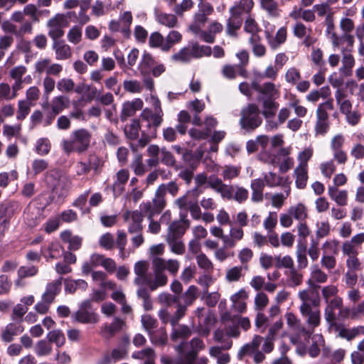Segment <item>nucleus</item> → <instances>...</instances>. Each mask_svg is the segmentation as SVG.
<instances>
[{"instance_id": "f704fd0d", "label": "nucleus", "mask_w": 364, "mask_h": 364, "mask_svg": "<svg viewBox=\"0 0 364 364\" xmlns=\"http://www.w3.org/2000/svg\"><path fill=\"white\" fill-rule=\"evenodd\" d=\"M105 256L102 255L94 253L92 254L89 261L85 262L82 267V272L85 274H88L92 272V269L98 266H102Z\"/></svg>"}, {"instance_id": "09e8293b", "label": "nucleus", "mask_w": 364, "mask_h": 364, "mask_svg": "<svg viewBox=\"0 0 364 364\" xmlns=\"http://www.w3.org/2000/svg\"><path fill=\"white\" fill-rule=\"evenodd\" d=\"M47 259H58L64 253V249L58 242H53L50 245L48 250Z\"/></svg>"}, {"instance_id": "2f4dec72", "label": "nucleus", "mask_w": 364, "mask_h": 364, "mask_svg": "<svg viewBox=\"0 0 364 364\" xmlns=\"http://www.w3.org/2000/svg\"><path fill=\"white\" fill-rule=\"evenodd\" d=\"M293 176L295 178V185L299 189H304L306 187L309 178L308 168L296 167Z\"/></svg>"}, {"instance_id": "8fccbe9b", "label": "nucleus", "mask_w": 364, "mask_h": 364, "mask_svg": "<svg viewBox=\"0 0 364 364\" xmlns=\"http://www.w3.org/2000/svg\"><path fill=\"white\" fill-rule=\"evenodd\" d=\"M34 350L38 356L48 355L52 351V346L49 342L41 340L36 343Z\"/></svg>"}, {"instance_id": "680f3d73", "label": "nucleus", "mask_w": 364, "mask_h": 364, "mask_svg": "<svg viewBox=\"0 0 364 364\" xmlns=\"http://www.w3.org/2000/svg\"><path fill=\"white\" fill-rule=\"evenodd\" d=\"M159 301L161 304L170 306L173 304L179 303V296L172 295L169 293L164 292L159 295Z\"/></svg>"}, {"instance_id": "9b49d317", "label": "nucleus", "mask_w": 364, "mask_h": 364, "mask_svg": "<svg viewBox=\"0 0 364 364\" xmlns=\"http://www.w3.org/2000/svg\"><path fill=\"white\" fill-rule=\"evenodd\" d=\"M166 206L165 196L156 191L152 203L150 201L141 203L139 208L147 218H154V215L161 213Z\"/></svg>"}, {"instance_id": "6e6d98bb", "label": "nucleus", "mask_w": 364, "mask_h": 364, "mask_svg": "<svg viewBox=\"0 0 364 364\" xmlns=\"http://www.w3.org/2000/svg\"><path fill=\"white\" fill-rule=\"evenodd\" d=\"M240 173V168L234 166H225L222 171V176L224 180L230 181L237 178Z\"/></svg>"}, {"instance_id": "603ef678", "label": "nucleus", "mask_w": 364, "mask_h": 364, "mask_svg": "<svg viewBox=\"0 0 364 364\" xmlns=\"http://www.w3.org/2000/svg\"><path fill=\"white\" fill-rule=\"evenodd\" d=\"M75 92L77 94H82L84 92H87L88 94L86 96L87 100L91 101L96 95L97 90L95 87H93L92 85L87 84H80L75 88Z\"/></svg>"}, {"instance_id": "0e129e2a", "label": "nucleus", "mask_w": 364, "mask_h": 364, "mask_svg": "<svg viewBox=\"0 0 364 364\" xmlns=\"http://www.w3.org/2000/svg\"><path fill=\"white\" fill-rule=\"evenodd\" d=\"M50 28L48 35L53 40V46H60L58 40L63 35L64 32L60 26H48Z\"/></svg>"}, {"instance_id": "a878e982", "label": "nucleus", "mask_w": 364, "mask_h": 364, "mask_svg": "<svg viewBox=\"0 0 364 364\" xmlns=\"http://www.w3.org/2000/svg\"><path fill=\"white\" fill-rule=\"evenodd\" d=\"M208 187L213 189L224 198L225 196L227 194L228 190L230 188V185L224 183L220 178L213 174L208 176Z\"/></svg>"}, {"instance_id": "9d476101", "label": "nucleus", "mask_w": 364, "mask_h": 364, "mask_svg": "<svg viewBox=\"0 0 364 364\" xmlns=\"http://www.w3.org/2000/svg\"><path fill=\"white\" fill-rule=\"evenodd\" d=\"M189 344L191 349L186 353L184 358L178 364H208V358L205 357L197 359L198 352L205 348L203 341L199 338H193Z\"/></svg>"}, {"instance_id": "5fc2aeb1", "label": "nucleus", "mask_w": 364, "mask_h": 364, "mask_svg": "<svg viewBox=\"0 0 364 364\" xmlns=\"http://www.w3.org/2000/svg\"><path fill=\"white\" fill-rule=\"evenodd\" d=\"M157 190L159 193H161L164 196L167 193L171 194L172 196H175L178 192V187L177 184L173 181H170L168 183H162L161 184Z\"/></svg>"}, {"instance_id": "a211bd4d", "label": "nucleus", "mask_w": 364, "mask_h": 364, "mask_svg": "<svg viewBox=\"0 0 364 364\" xmlns=\"http://www.w3.org/2000/svg\"><path fill=\"white\" fill-rule=\"evenodd\" d=\"M181 220L173 222L168 227V232L167 235H171L174 237L181 238L186 230L190 226V221L186 218V214L182 215L181 212Z\"/></svg>"}, {"instance_id": "c9c22d12", "label": "nucleus", "mask_w": 364, "mask_h": 364, "mask_svg": "<svg viewBox=\"0 0 364 364\" xmlns=\"http://www.w3.org/2000/svg\"><path fill=\"white\" fill-rule=\"evenodd\" d=\"M274 100L275 99H265L263 100V110L262 114L264 118H272L274 117L279 108V103Z\"/></svg>"}, {"instance_id": "338daca9", "label": "nucleus", "mask_w": 364, "mask_h": 364, "mask_svg": "<svg viewBox=\"0 0 364 364\" xmlns=\"http://www.w3.org/2000/svg\"><path fill=\"white\" fill-rule=\"evenodd\" d=\"M268 302V297L264 293H258L255 298V309L257 311H262L267 306Z\"/></svg>"}, {"instance_id": "39448f33", "label": "nucleus", "mask_w": 364, "mask_h": 364, "mask_svg": "<svg viewBox=\"0 0 364 364\" xmlns=\"http://www.w3.org/2000/svg\"><path fill=\"white\" fill-rule=\"evenodd\" d=\"M300 312L303 317L306 318L308 328L301 327L300 335L305 339H309L314 333V329L321 323V312L318 309H314L311 304H301Z\"/></svg>"}, {"instance_id": "c03bdc74", "label": "nucleus", "mask_w": 364, "mask_h": 364, "mask_svg": "<svg viewBox=\"0 0 364 364\" xmlns=\"http://www.w3.org/2000/svg\"><path fill=\"white\" fill-rule=\"evenodd\" d=\"M264 181L266 186L270 188H274L282 185L283 177L270 171L264 173Z\"/></svg>"}, {"instance_id": "4468645a", "label": "nucleus", "mask_w": 364, "mask_h": 364, "mask_svg": "<svg viewBox=\"0 0 364 364\" xmlns=\"http://www.w3.org/2000/svg\"><path fill=\"white\" fill-rule=\"evenodd\" d=\"M144 215H145L141 210H127L124 212L123 218L127 224L128 232L129 234L142 232Z\"/></svg>"}, {"instance_id": "e433bc0d", "label": "nucleus", "mask_w": 364, "mask_h": 364, "mask_svg": "<svg viewBox=\"0 0 364 364\" xmlns=\"http://www.w3.org/2000/svg\"><path fill=\"white\" fill-rule=\"evenodd\" d=\"M68 103V99L66 97L62 95L55 97L49 104V109L54 114L58 115L67 107Z\"/></svg>"}, {"instance_id": "7ed1b4c3", "label": "nucleus", "mask_w": 364, "mask_h": 364, "mask_svg": "<svg viewBox=\"0 0 364 364\" xmlns=\"http://www.w3.org/2000/svg\"><path fill=\"white\" fill-rule=\"evenodd\" d=\"M240 125L242 129L251 132L262 123L259 107L255 104H249L240 112Z\"/></svg>"}, {"instance_id": "4be33fe9", "label": "nucleus", "mask_w": 364, "mask_h": 364, "mask_svg": "<svg viewBox=\"0 0 364 364\" xmlns=\"http://www.w3.org/2000/svg\"><path fill=\"white\" fill-rule=\"evenodd\" d=\"M129 178V172L127 169H121L116 174V180L112 185V191L114 196H119L124 190V186Z\"/></svg>"}, {"instance_id": "cd10ccee", "label": "nucleus", "mask_w": 364, "mask_h": 364, "mask_svg": "<svg viewBox=\"0 0 364 364\" xmlns=\"http://www.w3.org/2000/svg\"><path fill=\"white\" fill-rule=\"evenodd\" d=\"M300 269L294 267L285 272L287 277V284L290 287H296L301 284L303 282V274Z\"/></svg>"}, {"instance_id": "13d9d810", "label": "nucleus", "mask_w": 364, "mask_h": 364, "mask_svg": "<svg viewBox=\"0 0 364 364\" xmlns=\"http://www.w3.org/2000/svg\"><path fill=\"white\" fill-rule=\"evenodd\" d=\"M51 144L48 139L41 138L36 142V150L40 155H46L49 153Z\"/></svg>"}, {"instance_id": "4d7b16f0", "label": "nucleus", "mask_w": 364, "mask_h": 364, "mask_svg": "<svg viewBox=\"0 0 364 364\" xmlns=\"http://www.w3.org/2000/svg\"><path fill=\"white\" fill-rule=\"evenodd\" d=\"M275 260L277 262V267L279 268H286L290 270L295 267L294 260L289 255L284 257L277 256L275 257Z\"/></svg>"}, {"instance_id": "f8f14e48", "label": "nucleus", "mask_w": 364, "mask_h": 364, "mask_svg": "<svg viewBox=\"0 0 364 364\" xmlns=\"http://www.w3.org/2000/svg\"><path fill=\"white\" fill-rule=\"evenodd\" d=\"M152 263L155 278L153 279L151 275L146 285L151 291H154L159 287L165 286L167 284L168 278L164 273V266L162 258L156 257L153 259Z\"/></svg>"}, {"instance_id": "f03ea898", "label": "nucleus", "mask_w": 364, "mask_h": 364, "mask_svg": "<svg viewBox=\"0 0 364 364\" xmlns=\"http://www.w3.org/2000/svg\"><path fill=\"white\" fill-rule=\"evenodd\" d=\"M211 54L215 58H221L224 55V50L222 47H214L212 51L211 47H183L178 53L174 54L173 60L180 62H187L192 57L200 58L208 56Z\"/></svg>"}, {"instance_id": "1a4fd4ad", "label": "nucleus", "mask_w": 364, "mask_h": 364, "mask_svg": "<svg viewBox=\"0 0 364 364\" xmlns=\"http://www.w3.org/2000/svg\"><path fill=\"white\" fill-rule=\"evenodd\" d=\"M46 182L52 189L53 193L59 198H64L68 194L65 178H61L57 171H50L46 176Z\"/></svg>"}, {"instance_id": "aec40b11", "label": "nucleus", "mask_w": 364, "mask_h": 364, "mask_svg": "<svg viewBox=\"0 0 364 364\" xmlns=\"http://www.w3.org/2000/svg\"><path fill=\"white\" fill-rule=\"evenodd\" d=\"M149 269V264L146 261L137 262L134 265V273L136 277L134 279V284L136 285H144L146 284L147 280L149 279L151 274L147 273Z\"/></svg>"}, {"instance_id": "ea45409f", "label": "nucleus", "mask_w": 364, "mask_h": 364, "mask_svg": "<svg viewBox=\"0 0 364 364\" xmlns=\"http://www.w3.org/2000/svg\"><path fill=\"white\" fill-rule=\"evenodd\" d=\"M247 269V265L235 266L227 270L225 274V279L228 282H238L240 278L244 275L243 270Z\"/></svg>"}, {"instance_id": "20e7f679", "label": "nucleus", "mask_w": 364, "mask_h": 364, "mask_svg": "<svg viewBox=\"0 0 364 364\" xmlns=\"http://www.w3.org/2000/svg\"><path fill=\"white\" fill-rule=\"evenodd\" d=\"M264 338L261 336L256 335L252 340L245 343L239 350L237 358L240 360H242L246 356H251L254 363L256 364L261 363L265 359V352L259 350L261 345H263Z\"/></svg>"}, {"instance_id": "69168bd1", "label": "nucleus", "mask_w": 364, "mask_h": 364, "mask_svg": "<svg viewBox=\"0 0 364 364\" xmlns=\"http://www.w3.org/2000/svg\"><path fill=\"white\" fill-rule=\"evenodd\" d=\"M57 88L60 92H71L75 88V82L72 79L63 78L58 82Z\"/></svg>"}, {"instance_id": "864d4df0", "label": "nucleus", "mask_w": 364, "mask_h": 364, "mask_svg": "<svg viewBox=\"0 0 364 364\" xmlns=\"http://www.w3.org/2000/svg\"><path fill=\"white\" fill-rule=\"evenodd\" d=\"M134 173L137 176H142L146 172L145 165L142 163V156L137 154L130 164Z\"/></svg>"}, {"instance_id": "b1692460", "label": "nucleus", "mask_w": 364, "mask_h": 364, "mask_svg": "<svg viewBox=\"0 0 364 364\" xmlns=\"http://www.w3.org/2000/svg\"><path fill=\"white\" fill-rule=\"evenodd\" d=\"M124 325V321L120 318L115 317L112 323L105 324L102 326L100 334L105 338L112 337L116 333L119 332Z\"/></svg>"}, {"instance_id": "de8ad7c7", "label": "nucleus", "mask_w": 364, "mask_h": 364, "mask_svg": "<svg viewBox=\"0 0 364 364\" xmlns=\"http://www.w3.org/2000/svg\"><path fill=\"white\" fill-rule=\"evenodd\" d=\"M49 343H54L58 347L64 345L65 338L63 333L60 330H54L50 331L47 335Z\"/></svg>"}, {"instance_id": "ddd939ff", "label": "nucleus", "mask_w": 364, "mask_h": 364, "mask_svg": "<svg viewBox=\"0 0 364 364\" xmlns=\"http://www.w3.org/2000/svg\"><path fill=\"white\" fill-rule=\"evenodd\" d=\"M73 317L75 321L81 323H97L99 321V316L92 309L90 300H85L81 303Z\"/></svg>"}, {"instance_id": "bb28decb", "label": "nucleus", "mask_w": 364, "mask_h": 364, "mask_svg": "<svg viewBox=\"0 0 364 364\" xmlns=\"http://www.w3.org/2000/svg\"><path fill=\"white\" fill-rule=\"evenodd\" d=\"M328 279L327 274L323 272L318 266L312 268L311 277L307 281L308 285L313 289L318 287L317 283H325Z\"/></svg>"}, {"instance_id": "4c0bfd02", "label": "nucleus", "mask_w": 364, "mask_h": 364, "mask_svg": "<svg viewBox=\"0 0 364 364\" xmlns=\"http://www.w3.org/2000/svg\"><path fill=\"white\" fill-rule=\"evenodd\" d=\"M140 129L139 120L133 119L129 124L126 125L124 132L127 139L129 140H136L139 137Z\"/></svg>"}, {"instance_id": "49530a36", "label": "nucleus", "mask_w": 364, "mask_h": 364, "mask_svg": "<svg viewBox=\"0 0 364 364\" xmlns=\"http://www.w3.org/2000/svg\"><path fill=\"white\" fill-rule=\"evenodd\" d=\"M132 357L135 359L145 360V361H151L155 360L156 354L151 348H146L141 350H138L132 353Z\"/></svg>"}, {"instance_id": "393cba45", "label": "nucleus", "mask_w": 364, "mask_h": 364, "mask_svg": "<svg viewBox=\"0 0 364 364\" xmlns=\"http://www.w3.org/2000/svg\"><path fill=\"white\" fill-rule=\"evenodd\" d=\"M252 88L269 97L267 99H276L279 96V92L272 82H266L262 85L257 82L252 83Z\"/></svg>"}, {"instance_id": "dca6fc26", "label": "nucleus", "mask_w": 364, "mask_h": 364, "mask_svg": "<svg viewBox=\"0 0 364 364\" xmlns=\"http://www.w3.org/2000/svg\"><path fill=\"white\" fill-rule=\"evenodd\" d=\"M63 277L48 282L46 287L45 292L42 295V300L48 303H53L62 289Z\"/></svg>"}, {"instance_id": "412c9836", "label": "nucleus", "mask_w": 364, "mask_h": 364, "mask_svg": "<svg viewBox=\"0 0 364 364\" xmlns=\"http://www.w3.org/2000/svg\"><path fill=\"white\" fill-rule=\"evenodd\" d=\"M283 323L281 320L274 322L269 329V333L262 345V350L267 353H269L274 349L273 340L274 336L279 330L282 328Z\"/></svg>"}, {"instance_id": "bf43d9fd", "label": "nucleus", "mask_w": 364, "mask_h": 364, "mask_svg": "<svg viewBox=\"0 0 364 364\" xmlns=\"http://www.w3.org/2000/svg\"><path fill=\"white\" fill-rule=\"evenodd\" d=\"M114 237L113 235L107 232L100 236L99 239V245L105 250H112L114 246Z\"/></svg>"}, {"instance_id": "c756f323", "label": "nucleus", "mask_w": 364, "mask_h": 364, "mask_svg": "<svg viewBox=\"0 0 364 364\" xmlns=\"http://www.w3.org/2000/svg\"><path fill=\"white\" fill-rule=\"evenodd\" d=\"M293 33L294 35L299 38L305 37L303 41L304 46H311L315 43V39L314 38L310 36H306V28L301 22H296L294 24L293 26Z\"/></svg>"}, {"instance_id": "a18cd8bd", "label": "nucleus", "mask_w": 364, "mask_h": 364, "mask_svg": "<svg viewBox=\"0 0 364 364\" xmlns=\"http://www.w3.org/2000/svg\"><path fill=\"white\" fill-rule=\"evenodd\" d=\"M149 336L151 343L154 345L164 346L167 343L168 336L164 328H161L154 333L151 332L149 333Z\"/></svg>"}, {"instance_id": "6ab92c4d", "label": "nucleus", "mask_w": 364, "mask_h": 364, "mask_svg": "<svg viewBox=\"0 0 364 364\" xmlns=\"http://www.w3.org/2000/svg\"><path fill=\"white\" fill-rule=\"evenodd\" d=\"M143 105V101L139 98L124 102L120 114L121 120L126 121L128 117L133 116L136 111L142 109Z\"/></svg>"}, {"instance_id": "052dcab7", "label": "nucleus", "mask_w": 364, "mask_h": 364, "mask_svg": "<svg viewBox=\"0 0 364 364\" xmlns=\"http://www.w3.org/2000/svg\"><path fill=\"white\" fill-rule=\"evenodd\" d=\"M156 18L159 23L170 28L174 27L177 23V18L173 14L162 13L157 15Z\"/></svg>"}, {"instance_id": "473e14b6", "label": "nucleus", "mask_w": 364, "mask_h": 364, "mask_svg": "<svg viewBox=\"0 0 364 364\" xmlns=\"http://www.w3.org/2000/svg\"><path fill=\"white\" fill-rule=\"evenodd\" d=\"M306 246L304 242H299L296 246V256L297 262V269H303L308 266V259L306 256Z\"/></svg>"}, {"instance_id": "0eeeda50", "label": "nucleus", "mask_w": 364, "mask_h": 364, "mask_svg": "<svg viewBox=\"0 0 364 364\" xmlns=\"http://www.w3.org/2000/svg\"><path fill=\"white\" fill-rule=\"evenodd\" d=\"M12 322L9 323L1 334V338L5 342H11L13 337L23 331V306L17 304L13 309L11 315Z\"/></svg>"}, {"instance_id": "3c124183", "label": "nucleus", "mask_w": 364, "mask_h": 364, "mask_svg": "<svg viewBox=\"0 0 364 364\" xmlns=\"http://www.w3.org/2000/svg\"><path fill=\"white\" fill-rule=\"evenodd\" d=\"M313 155V149L311 148H306L298 154L297 159L299 164L296 167L308 168V161L310 160Z\"/></svg>"}, {"instance_id": "e2e57ef3", "label": "nucleus", "mask_w": 364, "mask_h": 364, "mask_svg": "<svg viewBox=\"0 0 364 364\" xmlns=\"http://www.w3.org/2000/svg\"><path fill=\"white\" fill-rule=\"evenodd\" d=\"M124 88L126 91L132 93H140L142 90L141 82L137 80H124Z\"/></svg>"}, {"instance_id": "37998d69", "label": "nucleus", "mask_w": 364, "mask_h": 364, "mask_svg": "<svg viewBox=\"0 0 364 364\" xmlns=\"http://www.w3.org/2000/svg\"><path fill=\"white\" fill-rule=\"evenodd\" d=\"M244 30L252 34V36L250 38V41L252 43V46H260L259 44L252 43L259 31V27L257 22L250 16H249L245 21Z\"/></svg>"}, {"instance_id": "a19ab883", "label": "nucleus", "mask_w": 364, "mask_h": 364, "mask_svg": "<svg viewBox=\"0 0 364 364\" xmlns=\"http://www.w3.org/2000/svg\"><path fill=\"white\" fill-rule=\"evenodd\" d=\"M166 241L173 253L176 255H183L185 252L186 247L181 238L167 235Z\"/></svg>"}, {"instance_id": "423d86ee", "label": "nucleus", "mask_w": 364, "mask_h": 364, "mask_svg": "<svg viewBox=\"0 0 364 364\" xmlns=\"http://www.w3.org/2000/svg\"><path fill=\"white\" fill-rule=\"evenodd\" d=\"M333 109V99H328L326 102L318 105L316 110V122L314 126L316 136H324L330 129L328 111Z\"/></svg>"}, {"instance_id": "7c9ffc66", "label": "nucleus", "mask_w": 364, "mask_h": 364, "mask_svg": "<svg viewBox=\"0 0 364 364\" xmlns=\"http://www.w3.org/2000/svg\"><path fill=\"white\" fill-rule=\"evenodd\" d=\"M192 334L191 328L186 325H179L173 326L171 333V338L173 341H177L178 339H187Z\"/></svg>"}, {"instance_id": "f3484780", "label": "nucleus", "mask_w": 364, "mask_h": 364, "mask_svg": "<svg viewBox=\"0 0 364 364\" xmlns=\"http://www.w3.org/2000/svg\"><path fill=\"white\" fill-rule=\"evenodd\" d=\"M249 197V191L247 189L238 185H230V188L228 190L227 194L223 199L231 200H233L241 204L245 203Z\"/></svg>"}, {"instance_id": "c85d7f7f", "label": "nucleus", "mask_w": 364, "mask_h": 364, "mask_svg": "<svg viewBox=\"0 0 364 364\" xmlns=\"http://www.w3.org/2000/svg\"><path fill=\"white\" fill-rule=\"evenodd\" d=\"M289 213L291 214L293 218L298 220L299 222L305 221L308 217L307 207L301 203H299L294 205H291L289 210Z\"/></svg>"}, {"instance_id": "58836bf2", "label": "nucleus", "mask_w": 364, "mask_h": 364, "mask_svg": "<svg viewBox=\"0 0 364 364\" xmlns=\"http://www.w3.org/2000/svg\"><path fill=\"white\" fill-rule=\"evenodd\" d=\"M87 288V283L83 279H65V291L67 293L73 294L77 289H81L82 291Z\"/></svg>"}, {"instance_id": "2eb2a0df", "label": "nucleus", "mask_w": 364, "mask_h": 364, "mask_svg": "<svg viewBox=\"0 0 364 364\" xmlns=\"http://www.w3.org/2000/svg\"><path fill=\"white\" fill-rule=\"evenodd\" d=\"M140 117L143 120L148 122V127H154V129L150 132V134L152 137H155L156 135V129L163 122V112L161 107H159V110L156 111V113L144 110Z\"/></svg>"}, {"instance_id": "5701e85b", "label": "nucleus", "mask_w": 364, "mask_h": 364, "mask_svg": "<svg viewBox=\"0 0 364 364\" xmlns=\"http://www.w3.org/2000/svg\"><path fill=\"white\" fill-rule=\"evenodd\" d=\"M328 195L338 205H347L348 193L346 190H339L336 186H328Z\"/></svg>"}, {"instance_id": "6e6552de", "label": "nucleus", "mask_w": 364, "mask_h": 364, "mask_svg": "<svg viewBox=\"0 0 364 364\" xmlns=\"http://www.w3.org/2000/svg\"><path fill=\"white\" fill-rule=\"evenodd\" d=\"M11 77L15 80L14 84L12 85V92H11V87L7 83L0 84V100L1 99H12L16 97V92L21 88L23 76V67L18 66L11 70Z\"/></svg>"}, {"instance_id": "79ce46f5", "label": "nucleus", "mask_w": 364, "mask_h": 364, "mask_svg": "<svg viewBox=\"0 0 364 364\" xmlns=\"http://www.w3.org/2000/svg\"><path fill=\"white\" fill-rule=\"evenodd\" d=\"M198 296V288L194 286H190L188 289L181 295V299L183 300L182 306H191L196 301Z\"/></svg>"}, {"instance_id": "f257e3e1", "label": "nucleus", "mask_w": 364, "mask_h": 364, "mask_svg": "<svg viewBox=\"0 0 364 364\" xmlns=\"http://www.w3.org/2000/svg\"><path fill=\"white\" fill-rule=\"evenodd\" d=\"M91 139L92 134L90 131L84 128L78 129L70 133L69 139H63L61 147L68 155L73 152L81 154L88 150Z\"/></svg>"}, {"instance_id": "72a5a7b5", "label": "nucleus", "mask_w": 364, "mask_h": 364, "mask_svg": "<svg viewBox=\"0 0 364 364\" xmlns=\"http://www.w3.org/2000/svg\"><path fill=\"white\" fill-rule=\"evenodd\" d=\"M363 335H364V326H358L351 328H342L338 331L339 337L347 341H351Z\"/></svg>"}, {"instance_id": "774afa93", "label": "nucleus", "mask_w": 364, "mask_h": 364, "mask_svg": "<svg viewBox=\"0 0 364 364\" xmlns=\"http://www.w3.org/2000/svg\"><path fill=\"white\" fill-rule=\"evenodd\" d=\"M196 262L198 267L205 271L212 270L213 268L211 261L203 253H200L196 256Z\"/></svg>"}]
</instances>
